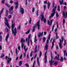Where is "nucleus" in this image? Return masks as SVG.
I'll return each mask as SVG.
<instances>
[{
  "label": "nucleus",
  "instance_id": "nucleus-53",
  "mask_svg": "<svg viewBox=\"0 0 67 67\" xmlns=\"http://www.w3.org/2000/svg\"><path fill=\"white\" fill-rule=\"evenodd\" d=\"M5 0H2V3L3 4L4 3V1Z\"/></svg>",
  "mask_w": 67,
  "mask_h": 67
},
{
  "label": "nucleus",
  "instance_id": "nucleus-63",
  "mask_svg": "<svg viewBox=\"0 0 67 67\" xmlns=\"http://www.w3.org/2000/svg\"><path fill=\"white\" fill-rule=\"evenodd\" d=\"M47 34V32L46 31H45L44 32V34L45 35H46Z\"/></svg>",
  "mask_w": 67,
  "mask_h": 67
},
{
  "label": "nucleus",
  "instance_id": "nucleus-56",
  "mask_svg": "<svg viewBox=\"0 0 67 67\" xmlns=\"http://www.w3.org/2000/svg\"><path fill=\"white\" fill-rule=\"evenodd\" d=\"M54 27H55V25H53V27L52 28V31H53V30H54Z\"/></svg>",
  "mask_w": 67,
  "mask_h": 67
},
{
  "label": "nucleus",
  "instance_id": "nucleus-64",
  "mask_svg": "<svg viewBox=\"0 0 67 67\" xmlns=\"http://www.w3.org/2000/svg\"><path fill=\"white\" fill-rule=\"evenodd\" d=\"M0 41L1 42H2V36H0Z\"/></svg>",
  "mask_w": 67,
  "mask_h": 67
},
{
  "label": "nucleus",
  "instance_id": "nucleus-36",
  "mask_svg": "<svg viewBox=\"0 0 67 67\" xmlns=\"http://www.w3.org/2000/svg\"><path fill=\"white\" fill-rule=\"evenodd\" d=\"M15 52L16 54V56H18V50H17V49H16L15 50Z\"/></svg>",
  "mask_w": 67,
  "mask_h": 67
},
{
  "label": "nucleus",
  "instance_id": "nucleus-62",
  "mask_svg": "<svg viewBox=\"0 0 67 67\" xmlns=\"http://www.w3.org/2000/svg\"><path fill=\"white\" fill-rule=\"evenodd\" d=\"M20 29H21V25H20L19 26V27H18V30H20Z\"/></svg>",
  "mask_w": 67,
  "mask_h": 67
},
{
  "label": "nucleus",
  "instance_id": "nucleus-34",
  "mask_svg": "<svg viewBox=\"0 0 67 67\" xmlns=\"http://www.w3.org/2000/svg\"><path fill=\"white\" fill-rule=\"evenodd\" d=\"M4 10V8H3V9H2L1 10V11L0 13V14H2V13L3 12Z\"/></svg>",
  "mask_w": 67,
  "mask_h": 67
},
{
  "label": "nucleus",
  "instance_id": "nucleus-12",
  "mask_svg": "<svg viewBox=\"0 0 67 67\" xmlns=\"http://www.w3.org/2000/svg\"><path fill=\"white\" fill-rule=\"evenodd\" d=\"M33 30H32V32H34L35 31V27H36V24H35V26H33Z\"/></svg>",
  "mask_w": 67,
  "mask_h": 67
},
{
  "label": "nucleus",
  "instance_id": "nucleus-35",
  "mask_svg": "<svg viewBox=\"0 0 67 67\" xmlns=\"http://www.w3.org/2000/svg\"><path fill=\"white\" fill-rule=\"evenodd\" d=\"M4 20H5V22H9L8 21V20L7 19V18H6L5 17L4 18Z\"/></svg>",
  "mask_w": 67,
  "mask_h": 67
},
{
  "label": "nucleus",
  "instance_id": "nucleus-3",
  "mask_svg": "<svg viewBox=\"0 0 67 67\" xmlns=\"http://www.w3.org/2000/svg\"><path fill=\"white\" fill-rule=\"evenodd\" d=\"M56 8H57V5H56L52 10V13L51 16L49 17V19H51V18H53L54 16V15L56 14Z\"/></svg>",
  "mask_w": 67,
  "mask_h": 67
},
{
  "label": "nucleus",
  "instance_id": "nucleus-14",
  "mask_svg": "<svg viewBox=\"0 0 67 67\" xmlns=\"http://www.w3.org/2000/svg\"><path fill=\"white\" fill-rule=\"evenodd\" d=\"M57 56L58 57H57V56H55L54 58V59H57L58 60L59 59V54H58Z\"/></svg>",
  "mask_w": 67,
  "mask_h": 67
},
{
  "label": "nucleus",
  "instance_id": "nucleus-44",
  "mask_svg": "<svg viewBox=\"0 0 67 67\" xmlns=\"http://www.w3.org/2000/svg\"><path fill=\"white\" fill-rule=\"evenodd\" d=\"M35 10V8L34 7H33L32 9V12L33 13L34 12V11Z\"/></svg>",
  "mask_w": 67,
  "mask_h": 67
},
{
  "label": "nucleus",
  "instance_id": "nucleus-45",
  "mask_svg": "<svg viewBox=\"0 0 67 67\" xmlns=\"http://www.w3.org/2000/svg\"><path fill=\"white\" fill-rule=\"evenodd\" d=\"M56 16L57 17H58L59 16V15H58V13L57 12L56 13Z\"/></svg>",
  "mask_w": 67,
  "mask_h": 67
},
{
  "label": "nucleus",
  "instance_id": "nucleus-43",
  "mask_svg": "<svg viewBox=\"0 0 67 67\" xmlns=\"http://www.w3.org/2000/svg\"><path fill=\"white\" fill-rule=\"evenodd\" d=\"M14 4L15 5H19V4L18 3V2H16Z\"/></svg>",
  "mask_w": 67,
  "mask_h": 67
},
{
  "label": "nucleus",
  "instance_id": "nucleus-37",
  "mask_svg": "<svg viewBox=\"0 0 67 67\" xmlns=\"http://www.w3.org/2000/svg\"><path fill=\"white\" fill-rule=\"evenodd\" d=\"M5 24L6 25H7V26H8L9 25V23L8 22L5 23Z\"/></svg>",
  "mask_w": 67,
  "mask_h": 67
},
{
  "label": "nucleus",
  "instance_id": "nucleus-20",
  "mask_svg": "<svg viewBox=\"0 0 67 67\" xmlns=\"http://www.w3.org/2000/svg\"><path fill=\"white\" fill-rule=\"evenodd\" d=\"M8 60H7L8 63H10V62L11 61V58H8Z\"/></svg>",
  "mask_w": 67,
  "mask_h": 67
},
{
  "label": "nucleus",
  "instance_id": "nucleus-39",
  "mask_svg": "<svg viewBox=\"0 0 67 67\" xmlns=\"http://www.w3.org/2000/svg\"><path fill=\"white\" fill-rule=\"evenodd\" d=\"M46 39V38H45V37H44L43 38V41L44 42H45Z\"/></svg>",
  "mask_w": 67,
  "mask_h": 67
},
{
  "label": "nucleus",
  "instance_id": "nucleus-48",
  "mask_svg": "<svg viewBox=\"0 0 67 67\" xmlns=\"http://www.w3.org/2000/svg\"><path fill=\"white\" fill-rule=\"evenodd\" d=\"M11 17H12V15H10L8 16V19H10V18H11Z\"/></svg>",
  "mask_w": 67,
  "mask_h": 67
},
{
  "label": "nucleus",
  "instance_id": "nucleus-23",
  "mask_svg": "<svg viewBox=\"0 0 67 67\" xmlns=\"http://www.w3.org/2000/svg\"><path fill=\"white\" fill-rule=\"evenodd\" d=\"M66 52H67V50H64V57L65 56V55H66Z\"/></svg>",
  "mask_w": 67,
  "mask_h": 67
},
{
  "label": "nucleus",
  "instance_id": "nucleus-9",
  "mask_svg": "<svg viewBox=\"0 0 67 67\" xmlns=\"http://www.w3.org/2000/svg\"><path fill=\"white\" fill-rule=\"evenodd\" d=\"M53 19H51V23L49 22V21L48 20L47 21V23L49 25H52V22H53Z\"/></svg>",
  "mask_w": 67,
  "mask_h": 67
},
{
  "label": "nucleus",
  "instance_id": "nucleus-27",
  "mask_svg": "<svg viewBox=\"0 0 67 67\" xmlns=\"http://www.w3.org/2000/svg\"><path fill=\"white\" fill-rule=\"evenodd\" d=\"M42 55V52H41V51H40L39 57H41Z\"/></svg>",
  "mask_w": 67,
  "mask_h": 67
},
{
  "label": "nucleus",
  "instance_id": "nucleus-16",
  "mask_svg": "<svg viewBox=\"0 0 67 67\" xmlns=\"http://www.w3.org/2000/svg\"><path fill=\"white\" fill-rule=\"evenodd\" d=\"M37 65L38 66H40V61H39V59L38 58H37Z\"/></svg>",
  "mask_w": 67,
  "mask_h": 67
},
{
  "label": "nucleus",
  "instance_id": "nucleus-8",
  "mask_svg": "<svg viewBox=\"0 0 67 67\" xmlns=\"http://www.w3.org/2000/svg\"><path fill=\"white\" fill-rule=\"evenodd\" d=\"M63 18L64 19H65L66 18H67V12H66V14L64 12H63Z\"/></svg>",
  "mask_w": 67,
  "mask_h": 67
},
{
  "label": "nucleus",
  "instance_id": "nucleus-59",
  "mask_svg": "<svg viewBox=\"0 0 67 67\" xmlns=\"http://www.w3.org/2000/svg\"><path fill=\"white\" fill-rule=\"evenodd\" d=\"M4 55L3 54L1 57V58H2L3 57H4Z\"/></svg>",
  "mask_w": 67,
  "mask_h": 67
},
{
  "label": "nucleus",
  "instance_id": "nucleus-40",
  "mask_svg": "<svg viewBox=\"0 0 67 67\" xmlns=\"http://www.w3.org/2000/svg\"><path fill=\"white\" fill-rule=\"evenodd\" d=\"M45 59V63L46 64L47 63V58H44Z\"/></svg>",
  "mask_w": 67,
  "mask_h": 67
},
{
  "label": "nucleus",
  "instance_id": "nucleus-4",
  "mask_svg": "<svg viewBox=\"0 0 67 67\" xmlns=\"http://www.w3.org/2000/svg\"><path fill=\"white\" fill-rule=\"evenodd\" d=\"M60 42L59 43V46L60 49H62V47H63V46L62 44V43L64 41V37H62V40L61 39H59Z\"/></svg>",
  "mask_w": 67,
  "mask_h": 67
},
{
  "label": "nucleus",
  "instance_id": "nucleus-11",
  "mask_svg": "<svg viewBox=\"0 0 67 67\" xmlns=\"http://www.w3.org/2000/svg\"><path fill=\"white\" fill-rule=\"evenodd\" d=\"M20 10L21 11V14H24V10L23 8L22 7H21V9H20Z\"/></svg>",
  "mask_w": 67,
  "mask_h": 67
},
{
  "label": "nucleus",
  "instance_id": "nucleus-60",
  "mask_svg": "<svg viewBox=\"0 0 67 67\" xmlns=\"http://www.w3.org/2000/svg\"><path fill=\"white\" fill-rule=\"evenodd\" d=\"M63 23L64 25V24L65 23V19H64L63 20Z\"/></svg>",
  "mask_w": 67,
  "mask_h": 67
},
{
  "label": "nucleus",
  "instance_id": "nucleus-6",
  "mask_svg": "<svg viewBox=\"0 0 67 67\" xmlns=\"http://www.w3.org/2000/svg\"><path fill=\"white\" fill-rule=\"evenodd\" d=\"M14 7L13 6H12L9 9V13L10 14H13V9Z\"/></svg>",
  "mask_w": 67,
  "mask_h": 67
},
{
  "label": "nucleus",
  "instance_id": "nucleus-10",
  "mask_svg": "<svg viewBox=\"0 0 67 67\" xmlns=\"http://www.w3.org/2000/svg\"><path fill=\"white\" fill-rule=\"evenodd\" d=\"M41 21H42L43 20V19H44V15H43V12H42L41 13Z\"/></svg>",
  "mask_w": 67,
  "mask_h": 67
},
{
  "label": "nucleus",
  "instance_id": "nucleus-30",
  "mask_svg": "<svg viewBox=\"0 0 67 67\" xmlns=\"http://www.w3.org/2000/svg\"><path fill=\"white\" fill-rule=\"evenodd\" d=\"M60 61L61 62H63L64 60H63V58L62 57L61 58V59H60Z\"/></svg>",
  "mask_w": 67,
  "mask_h": 67
},
{
  "label": "nucleus",
  "instance_id": "nucleus-26",
  "mask_svg": "<svg viewBox=\"0 0 67 67\" xmlns=\"http://www.w3.org/2000/svg\"><path fill=\"white\" fill-rule=\"evenodd\" d=\"M34 40V42H37V39H36V36H35Z\"/></svg>",
  "mask_w": 67,
  "mask_h": 67
},
{
  "label": "nucleus",
  "instance_id": "nucleus-29",
  "mask_svg": "<svg viewBox=\"0 0 67 67\" xmlns=\"http://www.w3.org/2000/svg\"><path fill=\"white\" fill-rule=\"evenodd\" d=\"M51 4V3H49V2H48V9H49V7H50V5Z\"/></svg>",
  "mask_w": 67,
  "mask_h": 67
},
{
  "label": "nucleus",
  "instance_id": "nucleus-52",
  "mask_svg": "<svg viewBox=\"0 0 67 67\" xmlns=\"http://www.w3.org/2000/svg\"><path fill=\"white\" fill-rule=\"evenodd\" d=\"M47 54V52H46L45 54V57L44 58H47V55H46V54Z\"/></svg>",
  "mask_w": 67,
  "mask_h": 67
},
{
  "label": "nucleus",
  "instance_id": "nucleus-2",
  "mask_svg": "<svg viewBox=\"0 0 67 67\" xmlns=\"http://www.w3.org/2000/svg\"><path fill=\"white\" fill-rule=\"evenodd\" d=\"M51 60L49 61V63H50V65L51 66H52V65H54V64L56 66L58 64V62H55V63H54V61H53V56H52V54H51Z\"/></svg>",
  "mask_w": 67,
  "mask_h": 67
},
{
  "label": "nucleus",
  "instance_id": "nucleus-46",
  "mask_svg": "<svg viewBox=\"0 0 67 67\" xmlns=\"http://www.w3.org/2000/svg\"><path fill=\"white\" fill-rule=\"evenodd\" d=\"M58 11H60L59 6H58Z\"/></svg>",
  "mask_w": 67,
  "mask_h": 67
},
{
  "label": "nucleus",
  "instance_id": "nucleus-58",
  "mask_svg": "<svg viewBox=\"0 0 67 67\" xmlns=\"http://www.w3.org/2000/svg\"><path fill=\"white\" fill-rule=\"evenodd\" d=\"M22 58V55H21L20 57L19 58L20 59H21V58Z\"/></svg>",
  "mask_w": 67,
  "mask_h": 67
},
{
  "label": "nucleus",
  "instance_id": "nucleus-13",
  "mask_svg": "<svg viewBox=\"0 0 67 67\" xmlns=\"http://www.w3.org/2000/svg\"><path fill=\"white\" fill-rule=\"evenodd\" d=\"M9 34H8L5 38V40L6 42H7L8 41V38H9Z\"/></svg>",
  "mask_w": 67,
  "mask_h": 67
},
{
  "label": "nucleus",
  "instance_id": "nucleus-55",
  "mask_svg": "<svg viewBox=\"0 0 67 67\" xmlns=\"http://www.w3.org/2000/svg\"><path fill=\"white\" fill-rule=\"evenodd\" d=\"M52 4V8H54V5H55V3L54 2H53Z\"/></svg>",
  "mask_w": 67,
  "mask_h": 67
},
{
  "label": "nucleus",
  "instance_id": "nucleus-61",
  "mask_svg": "<svg viewBox=\"0 0 67 67\" xmlns=\"http://www.w3.org/2000/svg\"><path fill=\"white\" fill-rule=\"evenodd\" d=\"M31 18H30V20L29 21V24H31Z\"/></svg>",
  "mask_w": 67,
  "mask_h": 67
},
{
  "label": "nucleus",
  "instance_id": "nucleus-22",
  "mask_svg": "<svg viewBox=\"0 0 67 67\" xmlns=\"http://www.w3.org/2000/svg\"><path fill=\"white\" fill-rule=\"evenodd\" d=\"M19 66H21L22 65V61H19Z\"/></svg>",
  "mask_w": 67,
  "mask_h": 67
},
{
  "label": "nucleus",
  "instance_id": "nucleus-41",
  "mask_svg": "<svg viewBox=\"0 0 67 67\" xmlns=\"http://www.w3.org/2000/svg\"><path fill=\"white\" fill-rule=\"evenodd\" d=\"M44 4H48V3H47V1H44Z\"/></svg>",
  "mask_w": 67,
  "mask_h": 67
},
{
  "label": "nucleus",
  "instance_id": "nucleus-5",
  "mask_svg": "<svg viewBox=\"0 0 67 67\" xmlns=\"http://www.w3.org/2000/svg\"><path fill=\"white\" fill-rule=\"evenodd\" d=\"M31 34H30L28 36V38H26V41L27 43L28 46H29V44H30V39L31 38Z\"/></svg>",
  "mask_w": 67,
  "mask_h": 67
},
{
  "label": "nucleus",
  "instance_id": "nucleus-15",
  "mask_svg": "<svg viewBox=\"0 0 67 67\" xmlns=\"http://www.w3.org/2000/svg\"><path fill=\"white\" fill-rule=\"evenodd\" d=\"M55 39H53V42H52V46L51 47V49H52L53 48V47H54V42H55Z\"/></svg>",
  "mask_w": 67,
  "mask_h": 67
},
{
  "label": "nucleus",
  "instance_id": "nucleus-33",
  "mask_svg": "<svg viewBox=\"0 0 67 67\" xmlns=\"http://www.w3.org/2000/svg\"><path fill=\"white\" fill-rule=\"evenodd\" d=\"M43 8L44 9V10L45 11L46 9V5H44L43 6Z\"/></svg>",
  "mask_w": 67,
  "mask_h": 67
},
{
  "label": "nucleus",
  "instance_id": "nucleus-24",
  "mask_svg": "<svg viewBox=\"0 0 67 67\" xmlns=\"http://www.w3.org/2000/svg\"><path fill=\"white\" fill-rule=\"evenodd\" d=\"M57 34H58V33L57 32H56V38L57 39H58V38H59V37L58 36V35H57Z\"/></svg>",
  "mask_w": 67,
  "mask_h": 67
},
{
  "label": "nucleus",
  "instance_id": "nucleus-50",
  "mask_svg": "<svg viewBox=\"0 0 67 67\" xmlns=\"http://www.w3.org/2000/svg\"><path fill=\"white\" fill-rule=\"evenodd\" d=\"M49 43V40H47V44H48Z\"/></svg>",
  "mask_w": 67,
  "mask_h": 67
},
{
  "label": "nucleus",
  "instance_id": "nucleus-31",
  "mask_svg": "<svg viewBox=\"0 0 67 67\" xmlns=\"http://www.w3.org/2000/svg\"><path fill=\"white\" fill-rule=\"evenodd\" d=\"M30 30H28L26 32V34H29L30 33Z\"/></svg>",
  "mask_w": 67,
  "mask_h": 67
},
{
  "label": "nucleus",
  "instance_id": "nucleus-51",
  "mask_svg": "<svg viewBox=\"0 0 67 67\" xmlns=\"http://www.w3.org/2000/svg\"><path fill=\"white\" fill-rule=\"evenodd\" d=\"M25 65L27 66L28 67H29V64H28V63H26Z\"/></svg>",
  "mask_w": 67,
  "mask_h": 67
},
{
  "label": "nucleus",
  "instance_id": "nucleus-32",
  "mask_svg": "<svg viewBox=\"0 0 67 67\" xmlns=\"http://www.w3.org/2000/svg\"><path fill=\"white\" fill-rule=\"evenodd\" d=\"M38 35V37H41V32H39V34Z\"/></svg>",
  "mask_w": 67,
  "mask_h": 67
},
{
  "label": "nucleus",
  "instance_id": "nucleus-25",
  "mask_svg": "<svg viewBox=\"0 0 67 67\" xmlns=\"http://www.w3.org/2000/svg\"><path fill=\"white\" fill-rule=\"evenodd\" d=\"M5 5L6 6H7V7H8V8H10V5L8 4L7 3H5Z\"/></svg>",
  "mask_w": 67,
  "mask_h": 67
},
{
  "label": "nucleus",
  "instance_id": "nucleus-21",
  "mask_svg": "<svg viewBox=\"0 0 67 67\" xmlns=\"http://www.w3.org/2000/svg\"><path fill=\"white\" fill-rule=\"evenodd\" d=\"M37 45H36V47L35 49V51H34V52L35 53H36V52H37Z\"/></svg>",
  "mask_w": 67,
  "mask_h": 67
},
{
  "label": "nucleus",
  "instance_id": "nucleus-42",
  "mask_svg": "<svg viewBox=\"0 0 67 67\" xmlns=\"http://www.w3.org/2000/svg\"><path fill=\"white\" fill-rule=\"evenodd\" d=\"M66 40H64V46H65V45H66Z\"/></svg>",
  "mask_w": 67,
  "mask_h": 67
},
{
  "label": "nucleus",
  "instance_id": "nucleus-18",
  "mask_svg": "<svg viewBox=\"0 0 67 67\" xmlns=\"http://www.w3.org/2000/svg\"><path fill=\"white\" fill-rule=\"evenodd\" d=\"M48 44H46L45 46V48L46 50H47L48 48Z\"/></svg>",
  "mask_w": 67,
  "mask_h": 67
},
{
  "label": "nucleus",
  "instance_id": "nucleus-28",
  "mask_svg": "<svg viewBox=\"0 0 67 67\" xmlns=\"http://www.w3.org/2000/svg\"><path fill=\"white\" fill-rule=\"evenodd\" d=\"M25 45L24 46V48L25 50V52H26V51H27V49H28V48H27V49H25Z\"/></svg>",
  "mask_w": 67,
  "mask_h": 67
},
{
  "label": "nucleus",
  "instance_id": "nucleus-1",
  "mask_svg": "<svg viewBox=\"0 0 67 67\" xmlns=\"http://www.w3.org/2000/svg\"><path fill=\"white\" fill-rule=\"evenodd\" d=\"M12 33L13 34H14V36H15L16 35V28H15L14 30H13V29L15 27V24H13V20L12 21Z\"/></svg>",
  "mask_w": 67,
  "mask_h": 67
},
{
  "label": "nucleus",
  "instance_id": "nucleus-7",
  "mask_svg": "<svg viewBox=\"0 0 67 67\" xmlns=\"http://www.w3.org/2000/svg\"><path fill=\"white\" fill-rule=\"evenodd\" d=\"M40 21L39 20L37 23H36V26H37V29L38 30H40Z\"/></svg>",
  "mask_w": 67,
  "mask_h": 67
},
{
  "label": "nucleus",
  "instance_id": "nucleus-47",
  "mask_svg": "<svg viewBox=\"0 0 67 67\" xmlns=\"http://www.w3.org/2000/svg\"><path fill=\"white\" fill-rule=\"evenodd\" d=\"M32 55H33V52H31L30 53V57H32Z\"/></svg>",
  "mask_w": 67,
  "mask_h": 67
},
{
  "label": "nucleus",
  "instance_id": "nucleus-17",
  "mask_svg": "<svg viewBox=\"0 0 67 67\" xmlns=\"http://www.w3.org/2000/svg\"><path fill=\"white\" fill-rule=\"evenodd\" d=\"M59 1L60 2V5H62V4L64 5V0H62V1Z\"/></svg>",
  "mask_w": 67,
  "mask_h": 67
},
{
  "label": "nucleus",
  "instance_id": "nucleus-49",
  "mask_svg": "<svg viewBox=\"0 0 67 67\" xmlns=\"http://www.w3.org/2000/svg\"><path fill=\"white\" fill-rule=\"evenodd\" d=\"M19 5H16V6L15 7V9H17L18 8V6Z\"/></svg>",
  "mask_w": 67,
  "mask_h": 67
},
{
  "label": "nucleus",
  "instance_id": "nucleus-57",
  "mask_svg": "<svg viewBox=\"0 0 67 67\" xmlns=\"http://www.w3.org/2000/svg\"><path fill=\"white\" fill-rule=\"evenodd\" d=\"M46 19H44V23H46Z\"/></svg>",
  "mask_w": 67,
  "mask_h": 67
},
{
  "label": "nucleus",
  "instance_id": "nucleus-19",
  "mask_svg": "<svg viewBox=\"0 0 67 67\" xmlns=\"http://www.w3.org/2000/svg\"><path fill=\"white\" fill-rule=\"evenodd\" d=\"M22 42H23L24 43V42H25V40H24V38H22L21 39V40L20 41V42L22 43Z\"/></svg>",
  "mask_w": 67,
  "mask_h": 67
},
{
  "label": "nucleus",
  "instance_id": "nucleus-54",
  "mask_svg": "<svg viewBox=\"0 0 67 67\" xmlns=\"http://www.w3.org/2000/svg\"><path fill=\"white\" fill-rule=\"evenodd\" d=\"M9 31V29L8 28H6L5 30V32H7Z\"/></svg>",
  "mask_w": 67,
  "mask_h": 67
},
{
  "label": "nucleus",
  "instance_id": "nucleus-38",
  "mask_svg": "<svg viewBox=\"0 0 67 67\" xmlns=\"http://www.w3.org/2000/svg\"><path fill=\"white\" fill-rule=\"evenodd\" d=\"M23 47H24V43H22L21 44V48H23Z\"/></svg>",
  "mask_w": 67,
  "mask_h": 67
}]
</instances>
